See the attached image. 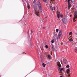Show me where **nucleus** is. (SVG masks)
Listing matches in <instances>:
<instances>
[{
	"instance_id": "obj_12",
	"label": "nucleus",
	"mask_w": 77,
	"mask_h": 77,
	"mask_svg": "<svg viewBox=\"0 0 77 77\" xmlns=\"http://www.w3.org/2000/svg\"><path fill=\"white\" fill-rule=\"evenodd\" d=\"M52 51H54V47L53 46H52Z\"/></svg>"
},
{
	"instance_id": "obj_27",
	"label": "nucleus",
	"mask_w": 77,
	"mask_h": 77,
	"mask_svg": "<svg viewBox=\"0 0 77 77\" xmlns=\"http://www.w3.org/2000/svg\"><path fill=\"white\" fill-rule=\"evenodd\" d=\"M72 2V3H74V0H71Z\"/></svg>"
},
{
	"instance_id": "obj_32",
	"label": "nucleus",
	"mask_w": 77,
	"mask_h": 77,
	"mask_svg": "<svg viewBox=\"0 0 77 77\" xmlns=\"http://www.w3.org/2000/svg\"><path fill=\"white\" fill-rule=\"evenodd\" d=\"M68 74V76H70V75L71 74L70 73H69V74Z\"/></svg>"
},
{
	"instance_id": "obj_1",
	"label": "nucleus",
	"mask_w": 77,
	"mask_h": 77,
	"mask_svg": "<svg viewBox=\"0 0 77 77\" xmlns=\"http://www.w3.org/2000/svg\"><path fill=\"white\" fill-rule=\"evenodd\" d=\"M38 8H39L40 11L42 12V6L41 5V3L39 2H38Z\"/></svg>"
},
{
	"instance_id": "obj_30",
	"label": "nucleus",
	"mask_w": 77,
	"mask_h": 77,
	"mask_svg": "<svg viewBox=\"0 0 77 77\" xmlns=\"http://www.w3.org/2000/svg\"><path fill=\"white\" fill-rule=\"evenodd\" d=\"M50 9H53V7L51 6L50 7Z\"/></svg>"
},
{
	"instance_id": "obj_22",
	"label": "nucleus",
	"mask_w": 77,
	"mask_h": 77,
	"mask_svg": "<svg viewBox=\"0 0 77 77\" xmlns=\"http://www.w3.org/2000/svg\"><path fill=\"white\" fill-rule=\"evenodd\" d=\"M60 16L61 18H62V17H63V15L62 14H60Z\"/></svg>"
},
{
	"instance_id": "obj_23",
	"label": "nucleus",
	"mask_w": 77,
	"mask_h": 77,
	"mask_svg": "<svg viewBox=\"0 0 77 77\" xmlns=\"http://www.w3.org/2000/svg\"><path fill=\"white\" fill-rule=\"evenodd\" d=\"M71 34H72V32H70L69 33V35H71Z\"/></svg>"
},
{
	"instance_id": "obj_19",
	"label": "nucleus",
	"mask_w": 77,
	"mask_h": 77,
	"mask_svg": "<svg viewBox=\"0 0 77 77\" xmlns=\"http://www.w3.org/2000/svg\"><path fill=\"white\" fill-rule=\"evenodd\" d=\"M48 57L49 59H51V56L50 55H48Z\"/></svg>"
},
{
	"instance_id": "obj_8",
	"label": "nucleus",
	"mask_w": 77,
	"mask_h": 77,
	"mask_svg": "<svg viewBox=\"0 0 77 77\" xmlns=\"http://www.w3.org/2000/svg\"><path fill=\"white\" fill-rule=\"evenodd\" d=\"M63 62L64 63H65V64H66L67 63H68V61H67V60H63Z\"/></svg>"
},
{
	"instance_id": "obj_24",
	"label": "nucleus",
	"mask_w": 77,
	"mask_h": 77,
	"mask_svg": "<svg viewBox=\"0 0 77 77\" xmlns=\"http://www.w3.org/2000/svg\"><path fill=\"white\" fill-rule=\"evenodd\" d=\"M56 32H59V29H56Z\"/></svg>"
},
{
	"instance_id": "obj_2",
	"label": "nucleus",
	"mask_w": 77,
	"mask_h": 77,
	"mask_svg": "<svg viewBox=\"0 0 77 77\" xmlns=\"http://www.w3.org/2000/svg\"><path fill=\"white\" fill-rule=\"evenodd\" d=\"M34 8L35 10V14H36V15L38 16V15H39V12L37 11V8L34 7Z\"/></svg>"
},
{
	"instance_id": "obj_4",
	"label": "nucleus",
	"mask_w": 77,
	"mask_h": 77,
	"mask_svg": "<svg viewBox=\"0 0 77 77\" xmlns=\"http://www.w3.org/2000/svg\"><path fill=\"white\" fill-rule=\"evenodd\" d=\"M76 13H77V12H75V15H74L73 17L74 20H75L76 18H77V14H76Z\"/></svg>"
},
{
	"instance_id": "obj_33",
	"label": "nucleus",
	"mask_w": 77,
	"mask_h": 77,
	"mask_svg": "<svg viewBox=\"0 0 77 77\" xmlns=\"http://www.w3.org/2000/svg\"><path fill=\"white\" fill-rule=\"evenodd\" d=\"M68 1V3H69V1L71 0H67Z\"/></svg>"
},
{
	"instance_id": "obj_6",
	"label": "nucleus",
	"mask_w": 77,
	"mask_h": 77,
	"mask_svg": "<svg viewBox=\"0 0 77 77\" xmlns=\"http://www.w3.org/2000/svg\"><path fill=\"white\" fill-rule=\"evenodd\" d=\"M57 66L59 67H61V64H60V62H58L57 63Z\"/></svg>"
},
{
	"instance_id": "obj_5",
	"label": "nucleus",
	"mask_w": 77,
	"mask_h": 77,
	"mask_svg": "<svg viewBox=\"0 0 77 77\" xmlns=\"http://www.w3.org/2000/svg\"><path fill=\"white\" fill-rule=\"evenodd\" d=\"M62 21L64 24H66V19L65 18L63 19Z\"/></svg>"
},
{
	"instance_id": "obj_35",
	"label": "nucleus",
	"mask_w": 77,
	"mask_h": 77,
	"mask_svg": "<svg viewBox=\"0 0 77 77\" xmlns=\"http://www.w3.org/2000/svg\"><path fill=\"white\" fill-rule=\"evenodd\" d=\"M47 18V17H45V18Z\"/></svg>"
},
{
	"instance_id": "obj_14",
	"label": "nucleus",
	"mask_w": 77,
	"mask_h": 77,
	"mask_svg": "<svg viewBox=\"0 0 77 77\" xmlns=\"http://www.w3.org/2000/svg\"><path fill=\"white\" fill-rule=\"evenodd\" d=\"M69 40V41L70 42H72V41H73V40H72V39H68Z\"/></svg>"
},
{
	"instance_id": "obj_21",
	"label": "nucleus",
	"mask_w": 77,
	"mask_h": 77,
	"mask_svg": "<svg viewBox=\"0 0 77 77\" xmlns=\"http://www.w3.org/2000/svg\"><path fill=\"white\" fill-rule=\"evenodd\" d=\"M45 48H48V45H45Z\"/></svg>"
},
{
	"instance_id": "obj_3",
	"label": "nucleus",
	"mask_w": 77,
	"mask_h": 77,
	"mask_svg": "<svg viewBox=\"0 0 77 77\" xmlns=\"http://www.w3.org/2000/svg\"><path fill=\"white\" fill-rule=\"evenodd\" d=\"M62 32L60 31L58 34V37L57 38L58 39H60V37L62 36Z\"/></svg>"
},
{
	"instance_id": "obj_31",
	"label": "nucleus",
	"mask_w": 77,
	"mask_h": 77,
	"mask_svg": "<svg viewBox=\"0 0 77 77\" xmlns=\"http://www.w3.org/2000/svg\"><path fill=\"white\" fill-rule=\"evenodd\" d=\"M33 3H36V1L34 0V1L33 2Z\"/></svg>"
},
{
	"instance_id": "obj_17",
	"label": "nucleus",
	"mask_w": 77,
	"mask_h": 77,
	"mask_svg": "<svg viewBox=\"0 0 77 77\" xmlns=\"http://www.w3.org/2000/svg\"><path fill=\"white\" fill-rule=\"evenodd\" d=\"M33 33V31L31 30V35H32V33Z\"/></svg>"
},
{
	"instance_id": "obj_16",
	"label": "nucleus",
	"mask_w": 77,
	"mask_h": 77,
	"mask_svg": "<svg viewBox=\"0 0 77 77\" xmlns=\"http://www.w3.org/2000/svg\"><path fill=\"white\" fill-rule=\"evenodd\" d=\"M41 22H42L43 24H44V20H43V19H42V20H41Z\"/></svg>"
},
{
	"instance_id": "obj_7",
	"label": "nucleus",
	"mask_w": 77,
	"mask_h": 77,
	"mask_svg": "<svg viewBox=\"0 0 77 77\" xmlns=\"http://www.w3.org/2000/svg\"><path fill=\"white\" fill-rule=\"evenodd\" d=\"M69 71H70V69L69 68L67 69L66 70V72H67V74L68 73H69Z\"/></svg>"
},
{
	"instance_id": "obj_25",
	"label": "nucleus",
	"mask_w": 77,
	"mask_h": 77,
	"mask_svg": "<svg viewBox=\"0 0 77 77\" xmlns=\"http://www.w3.org/2000/svg\"><path fill=\"white\" fill-rule=\"evenodd\" d=\"M52 43H54V40H52L51 41Z\"/></svg>"
},
{
	"instance_id": "obj_36",
	"label": "nucleus",
	"mask_w": 77,
	"mask_h": 77,
	"mask_svg": "<svg viewBox=\"0 0 77 77\" xmlns=\"http://www.w3.org/2000/svg\"><path fill=\"white\" fill-rule=\"evenodd\" d=\"M76 35H77V34H76Z\"/></svg>"
},
{
	"instance_id": "obj_20",
	"label": "nucleus",
	"mask_w": 77,
	"mask_h": 77,
	"mask_svg": "<svg viewBox=\"0 0 77 77\" xmlns=\"http://www.w3.org/2000/svg\"><path fill=\"white\" fill-rule=\"evenodd\" d=\"M69 67V65H68L66 66V67L67 68H68Z\"/></svg>"
},
{
	"instance_id": "obj_9",
	"label": "nucleus",
	"mask_w": 77,
	"mask_h": 77,
	"mask_svg": "<svg viewBox=\"0 0 77 77\" xmlns=\"http://www.w3.org/2000/svg\"><path fill=\"white\" fill-rule=\"evenodd\" d=\"M68 7L69 8H71V4L69 2L68 3Z\"/></svg>"
},
{
	"instance_id": "obj_11",
	"label": "nucleus",
	"mask_w": 77,
	"mask_h": 77,
	"mask_svg": "<svg viewBox=\"0 0 77 77\" xmlns=\"http://www.w3.org/2000/svg\"><path fill=\"white\" fill-rule=\"evenodd\" d=\"M57 16L58 18H59V17H60V14H57Z\"/></svg>"
},
{
	"instance_id": "obj_34",
	"label": "nucleus",
	"mask_w": 77,
	"mask_h": 77,
	"mask_svg": "<svg viewBox=\"0 0 77 77\" xmlns=\"http://www.w3.org/2000/svg\"><path fill=\"white\" fill-rule=\"evenodd\" d=\"M72 15H70V17H72Z\"/></svg>"
},
{
	"instance_id": "obj_18",
	"label": "nucleus",
	"mask_w": 77,
	"mask_h": 77,
	"mask_svg": "<svg viewBox=\"0 0 77 77\" xmlns=\"http://www.w3.org/2000/svg\"><path fill=\"white\" fill-rule=\"evenodd\" d=\"M27 8L28 9H30V6H29V5H27Z\"/></svg>"
},
{
	"instance_id": "obj_15",
	"label": "nucleus",
	"mask_w": 77,
	"mask_h": 77,
	"mask_svg": "<svg viewBox=\"0 0 77 77\" xmlns=\"http://www.w3.org/2000/svg\"><path fill=\"white\" fill-rule=\"evenodd\" d=\"M45 65H46V64H44V63H43L42 64V66H43V67H45Z\"/></svg>"
},
{
	"instance_id": "obj_26",
	"label": "nucleus",
	"mask_w": 77,
	"mask_h": 77,
	"mask_svg": "<svg viewBox=\"0 0 77 77\" xmlns=\"http://www.w3.org/2000/svg\"><path fill=\"white\" fill-rule=\"evenodd\" d=\"M48 2H46V5L47 6L48 5Z\"/></svg>"
},
{
	"instance_id": "obj_13",
	"label": "nucleus",
	"mask_w": 77,
	"mask_h": 77,
	"mask_svg": "<svg viewBox=\"0 0 77 77\" xmlns=\"http://www.w3.org/2000/svg\"><path fill=\"white\" fill-rule=\"evenodd\" d=\"M43 1L44 2H48L49 0H43Z\"/></svg>"
},
{
	"instance_id": "obj_10",
	"label": "nucleus",
	"mask_w": 77,
	"mask_h": 77,
	"mask_svg": "<svg viewBox=\"0 0 77 77\" xmlns=\"http://www.w3.org/2000/svg\"><path fill=\"white\" fill-rule=\"evenodd\" d=\"M64 69V68H60L58 69V70L60 71H62L63 70V69Z\"/></svg>"
},
{
	"instance_id": "obj_29",
	"label": "nucleus",
	"mask_w": 77,
	"mask_h": 77,
	"mask_svg": "<svg viewBox=\"0 0 77 77\" xmlns=\"http://www.w3.org/2000/svg\"><path fill=\"white\" fill-rule=\"evenodd\" d=\"M52 10H55V8L53 7L52 8Z\"/></svg>"
},
{
	"instance_id": "obj_28",
	"label": "nucleus",
	"mask_w": 77,
	"mask_h": 77,
	"mask_svg": "<svg viewBox=\"0 0 77 77\" xmlns=\"http://www.w3.org/2000/svg\"><path fill=\"white\" fill-rule=\"evenodd\" d=\"M28 38H29V39H28L29 41H30V37H29Z\"/></svg>"
}]
</instances>
